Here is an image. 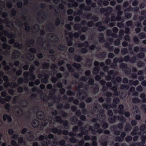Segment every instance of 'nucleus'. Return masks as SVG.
<instances>
[{"instance_id": "5fc2aeb1", "label": "nucleus", "mask_w": 146, "mask_h": 146, "mask_svg": "<svg viewBox=\"0 0 146 146\" xmlns=\"http://www.w3.org/2000/svg\"><path fill=\"white\" fill-rule=\"evenodd\" d=\"M119 99L118 98H114L113 101V103L116 104V105L119 103Z\"/></svg>"}, {"instance_id": "a18cd8bd", "label": "nucleus", "mask_w": 146, "mask_h": 146, "mask_svg": "<svg viewBox=\"0 0 146 146\" xmlns=\"http://www.w3.org/2000/svg\"><path fill=\"white\" fill-rule=\"evenodd\" d=\"M29 78L31 80L34 81L35 79V76L34 73H30Z\"/></svg>"}, {"instance_id": "6ab92c4d", "label": "nucleus", "mask_w": 146, "mask_h": 146, "mask_svg": "<svg viewBox=\"0 0 146 146\" xmlns=\"http://www.w3.org/2000/svg\"><path fill=\"white\" fill-rule=\"evenodd\" d=\"M32 123L33 127L35 128L38 127L39 125V122L37 120H33Z\"/></svg>"}, {"instance_id": "b1692460", "label": "nucleus", "mask_w": 146, "mask_h": 146, "mask_svg": "<svg viewBox=\"0 0 146 146\" xmlns=\"http://www.w3.org/2000/svg\"><path fill=\"white\" fill-rule=\"evenodd\" d=\"M14 108L15 109H19L17 111V113L18 114H21L23 112V110L22 109L20 108L18 105L15 106Z\"/></svg>"}, {"instance_id": "20e7f679", "label": "nucleus", "mask_w": 146, "mask_h": 146, "mask_svg": "<svg viewBox=\"0 0 146 146\" xmlns=\"http://www.w3.org/2000/svg\"><path fill=\"white\" fill-rule=\"evenodd\" d=\"M3 86L5 88H8L9 86L11 88H14L16 87H18L19 86V85L15 82L10 83L9 82H7L4 83Z\"/></svg>"}, {"instance_id": "f8f14e48", "label": "nucleus", "mask_w": 146, "mask_h": 146, "mask_svg": "<svg viewBox=\"0 0 146 146\" xmlns=\"http://www.w3.org/2000/svg\"><path fill=\"white\" fill-rule=\"evenodd\" d=\"M89 43L87 41H85L83 43L80 42L78 44V47L80 48H82L83 47L88 48L89 47Z\"/></svg>"}, {"instance_id": "4d7b16f0", "label": "nucleus", "mask_w": 146, "mask_h": 146, "mask_svg": "<svg viewBox=\"0 0 146 146\" xmlns=\"http://www.w3.org/2000/svg\"><path fill=\"white\" fill-rule=\"evenodd\" d=\"M11 105L9 103L6 104L5 106V108L8 111H9L11 108Z\"/></svg>"}, {"instance_id": "4c0bfd02", "label": "nucleus", "mask_w": 146, "mask_h": 146, "mask_svg": "<svg viewBox=\"0 0 146 146\" xmlns=\"http://www.w3.org/2000/svg\"><path fill=\"white\" fill-rule=\"evenodd\" d=\"M60 114L63 117H66L68 116L67 113L63 110H61L59 112Z\"/></svg>"}, {"instance_id": "9b49d317", "label": "nucleus", "mask_w": 146, "mask_h": 146, "mask_svg": "<svg viewBox=\"0 0 146 146\" xmlns=\"http://www.w3.org/2000/svg\"><path fill=\"white\" fill-rule=\"evenodd\" d=\"M27 135V139L28 141H33L34 139L35 136L31 131H30L28 132Z\"/></svg>"}, {"instance_id": "6e6552de", "label": "nucleus", "mask_w": 146, "mask_h": 146, "mask_svg": "<svg viewBox=\"0 0 146 146\" xmlns=\"http://www.w3.org/2000/svg\"><path fill=\"white\" fill-rule=\"evenodd\" d=\"M20 54V53L19 51L17 50H15L13 53L12 58L14 59L18 58Z\"/></svg>"}, {"instance_id": "f257e3e1", "label": "nucleus", "mask_w": 146, "mask_h": 146, "mask_svg": "<svg viewBox=\"0 0 146 146\" xmlns=\"http://www.w3.org/2000/svg\"><path fill=\"white\" fill-rule=\"evenodd\" d=\"M78 98L81 100H84L86 98V94L83 90H80L77 93Z\"/></svg>"}, {"instance_id": "864d4df0", "label": "nucleus", "mask_w": 146, "mask_h": 146, "mask_svg": "<svg viewBox=\"0 0 146 146\" xmlns=\"http://www.w3.org/2000/svg\"><path fill=\"white\" fill-rule=\"evenodd\" d=\"M14 46L19 49H21L22 47V45L18 42H16L14 44Z\"/></svg>"}, {"instance_id": "e433bc0d", "label": "nucleus", "mask_w": 146, "mask_h": 146, "mask_svg": "<svg viewBox=\"0 0 146 146\" xmlns=\"http://www.w3.org/2000/svg\"><path fill=\"white\" fill-rule=\"evenodd\" d=\"M128 52V51L126 48H124L121 50V53L122 55H125L127 54Z\"/></svg>"}, {"instance_id": "5701e85b", "label": "nucleus", "mask_w": 146, "mask_h": 146, "mask_svg": "<svg viewBox=\"0 0 146 146\" xmlns=\"http://www.w3.org/2000/svg\"><path fill=\"white\" fill-rule=\"evenodd\" d=\"M30 75V72H24L23 73L24 76L25 78L24 79L25 80L28 81L29 80V77Z\"/></svg>"}, {"instance_id": "603ef678", "label": "nucleus", "mask_w": 146, "mask_h": 146, "mask_svg": "<svg viewBox=\"0 0 146 146\" xmlns=\"http://www.w3.org/2000/svg\"><path fill=\"white\" fill-rule=\"evenodd\" d=\"M35 70V67L34 65L32 64L29 69V71L30 73H34V72Z\"/></svg>"}, {"instance_id": "f03ea898", "label": "nucleus", "mask_w": 146, "mask_h": 146, "mask_svg": "<svg viewBox=\"0 0 146 146\" xmlns=\"http://www.w3.org/2000/svg\"><path fill=\"white\" fill-rule=\"evenodd\" d=\"M4 33L5 35L9 36L8 38H11L9 41V43L10 44H12L15 42V40L14 38L15 35L14 34L11 33H9L7 31H4Z\"/></svg>"}, {"instance_id": "c756f323", "label": "nucleus", "mask_w": 146, "mask_h": 146, "mask_svg": "<svg viewBox=\"0 0 146 146\" xmlns=\"http://www.w3.org/2000/svg\"><path fill=\"white\" fill-rule=\"evenodd\" d=\"M11 96H7L5 98L2 99V100H3L5 103L6 101L8 102L10 101L11 100Z\"/></svg>"}, {"instance_id": "338daca9", "label": "nucleus", "mask_w": 146, "mask_h": 146, "mask_svg": "<svg viewBox=\"0 0 146 146\" xmlns=\"http://www.w3.org/2000/svg\"><path fill=\"white\" fill-rule=\"evenodd\" d=\"M19 136V135L17 134H14L12 135V138L16 140H17Z\"/></svg>"}, {"instance_id": "a19ab883", "label": "nucleus", "mask_w": 146, "mask_h": 146, "mask_svg": "<svg viewBox=\"0 0 146 146\" xmlns=\"http://www.w3.org/2000/svg\"><path fill=\"white\" fill-rule=\"evenodd\" d=\"M131 126L129 124L126 125L124 128L125 131L127 132H128L129 131H131Z\"/></svg>"}, {"instance_id": "6e6d98bb", "label": "nucleus", "mask_w": 146, "mask_h": 146, "mask_svg": "<svg viewBox=\"0 0 146 146\" xmlns=\"http://www.w3.org/2000/svg\"><path fill=\"white\" fill-rule=\"evenodd\" d=\"M48 121L47 120L44 119L41 123L42 125L43 126V127H45L48 123Z\"/></svg>"}, {"instance_id": "e2e57ef3", "label": "nucleus", "mask_w": 146, "mask_h": 146, "mask_svg": "<svg viewBox=\"0 0 146 146\" xmlns=\"http://www.w3.org/2000/svg\"><path fill=\"white\" fill-rule=\"evenodd\" d=\"M115 140L116 141L118 142H121L123 140L122 138L119 136H116L115 137Z\"/></svg>"}, {"instance_id": "a878e982", "label": "nucleus", "mask_w": 146, "mask_h": 146, "mask_svg": "<svg viewBox=\"0 0 146 146\" xmlns=\"http://www.w3.org/2000/svg\"><path fill=\"white\" fill-rule=\"evenodd\" d=\"M3 48L7 50H9L11 48V46L7 44L4 43L2 46Z\"/></svg>"}, {"instance_id": "393cba45", "label": "nucleus", "mask_w": 146, "mask_h": 146, "mask_svg": "<svg viewBox=\"0 0 146 146\" xmlns=\"http://www.w3.org/2000/svg\"><path fill=\"white\" fill-rule=\"evenodd\" d=\"M98 57L100 58H103L105 57L106 55V52H100L97 54Z\"/></svg>"}, {"instance_id": "ddd939ff", "label": "nucleus", "mask_w": 146, "mask_h": 146, "mask_svg": "<svg viewBox=\"0 0 146 146\" xmlns=\"http://www.w3.org/2000/svg\"><path fill=\"white\" fill-rule=\"evenodd\" d=\"M75 51L74 49V52ZM74 60L78 62H80L83 60V58L80 55L74 56Z\"/></svg>"}, {"instance_id": "2eb2a0df", "label": "nucleus", "mask_w": 146, "mask_h": 146, "mask_svg": "<svg viewBox=\"0 0 146 146\" xmlns=\"http://www.w3.org/2000/svg\"><path fill=\"white\" fill-rule=\"evenodd\" d=\"M117 119V117L114 115L111 117H109L108 119V120L111 123H113L115 122L116 120Z\"/></svg>"}, {"instance_id": "1a4fd4ad", "label": "nucleus", "mask_w": 146, "mask_h": 146, "mask_svg": "<svg viewBox=\"0 0 146 146\" xmlns=\"http://www.w3.org/2000/svg\"><path fill=\"white\" fill-rule=\"evenodd\" d=\"M43 74L44 75V78H42L41 80V82L44 84H46L48 83V75L45 72H43Z\"/></svg>"}, {"instance_id": "774afa93", "label": "nucleus", "mask_w": 146, "mask_h": 146, "mask_svg": "<svg viewBox=\"0 0 146 146\" xmlns=\"http://www.w3.org/2000/svg\"><path fill=\"white\" fill-rule=\"evenodd\" d=\"M11 144L13 146H19V144L14 140H13L11 141Z\"/></svg>"}, {"instance_id": "4be33fe9", "label": "nucleus", "mask_w": 146, "mask_h": 146, "mask_svg": "<svg viewBox=\"0 0 146 146\" xmlns=\"http://www.w3.org/2000/svg\"><path fill=\"white\" fill-rule=\"evenodd\" d=\"M117 119L120 121L121 123L123 124L126 120V119L123 116L121 115L117 117Z\"/></svg>"}, {"instance_id": "680f3d73", "label": "nucleus", "mask_w": 146, "mask_h": 146, "mask_svg": "<svg viewBox=\"0 0 146 146\" xmlns=\"http://www.w3.org/2000/svg\"><path fill=\"white\" fill-rule=\"evenodd\" d=\"M120 67L121 68L124 69H126L127 67V64L125 63H122L120 65Z\"/></svg>"}, {"instance_id": "7ed1b4c3", "label": "nucleus", "mask_w": 146, "mask_h": 146, "mask_svg": "<svg viewBox=\"0 0 146 146\" xmlns=\"http://www.w3.org/2000/svg\"><path fill=\"white\" fill-rule=\"evenodd\" d=\"M56 90L55 89H52L49 92L50 95H52L51 96H50L49 97L52 98H53V100L54 102H56L57 101V102H58L60 100V98L58 97H56L54 96V95L55 93Z\"/></svg>"}, {"instance_id": "2f4dec72", "label": "nucleus", "mask_w": 146, "mask_h": 146, "mask_svg": "<svg viewBox=\"0 0 146 146\" xmlns=\"http://www.w3.org/2000/svg\"><path fill=\"white\" fill-rule=\"evenodd\" d=\"M138 36L140 39H143L146 38V35L145 33L141 32L138 34Z\"/></svg>"}, {"instance_id": "f704fd0d", "label": "nucleus", "mask_w": 146, "mask_h": 146, "mask_svg": "<svg viewBox=\"0 0 146 146\" xmlns=\"http://www.w3.org/2000/svg\"><path fill=\"white\" fill-rule=\"evenodd\" d=\"M13 71L14 72H16V74L18 76L21 75L22 73V70L21 69H19L17 71L16 69L14 68L13 69Z\"/></svg>"}, {"instance_id": "bb28decb", "label": "nucleus", "mask_w": 146, "mask_h": 146, "mask_svg": "<svg viewBox=\"0 0 146 146\" xmlns=\"http://www.w3.org/2000/svg\"><path fill=\"white\" fill-rule=\"evenodd\" d=\"M83 123L81 120H79L78 122V125L80 127V129H85V128L83 126Z\"/></svg>"}, {"instance_id": "4468645a", "label": "nucleus", "mask_w": 146, "mask_h": 146, "mask_svg": "<svg viewBox=\"0 0 146 146\" xmlns=\"http://www.w3.org/2000/svg\"><path fill=\"white\" fill-rule=\"evenodd\" d=\"M118 108L119 109L118 111V113L122 115L124 114V106L123 105V104L119 105L118 106Z\"/></svg>"}, {"instance_id": "f3484780", "label": "nucleus", "mask_w": 146, "mask_h": 146, "mask_svg": "<svg viewBox=\"0 0 146 146\" xmlns=\"http://www.w3.org/2000/svg\"><path fill=\"white\" fill-rule=\"evenodd\" d=\"M63 123V126H62V128L63 129H68L69 126L68 122L67 120H62V122L61 123Z\"/></svg>"}, {"instance_id": "37998d69", "label": "nucleus", "mask_w": 146, "mask_h": 146, "mask_svg": "<svg viewBox=\"0 0 146 146\" xmlns=\"http://www.w3.org/2000/svg\"><path fill=\"white\" fill-rule=\"evenodd\" d=\"M102 106L104 108L106 109L107 110H108L111 108L109 104L104 103L102 105Z\"/></svg>"}, {"instance_id": "dca6fc26", "label": "nucleus", "mask_w": 146, "mask_h": 146, "mask_svg": "<svg viewBox=\"0 0 146 146\" xmlns=\"http://www.w3.org/2000/svg\"><path fill=\"white\" fill-rule=\"evenodd\" d=\"M92 91L95 94L97 93L99 90V88L98 85L96 84H94L93 85V86L92 87Z\"/></svg>"}, {"instance_id": "423d86ee", "label": "nucleus", "mask_w": 146, "mask_h": 146, "mask_svg": "<svg viewBox=\"0 0 146 146\" xmlns=\"http://www.w3.org/2000/svg\"><path fill=\"white\" fill-rule=\"evenodd\" d=\"M50 131L53 133H57L58 135H60L62 134V130L58 129L57 127H53L50 128Z\"/></svg>"}, {"instance_id": "c9c22d12", "label": "nucleus", "mask_w": 146, "mask_h": 146, "mask_svg": "<svg viewBox=\"0 0 146 146\" xmlns=\"http://www.w3.org/2000/svg\"><path fill=\"white\" fill-rule=\"evenodd\" d=\"M71 25H73V22H71L69 24H66L65 25V27L68 30H70L71 29Z\"/></svg>"}, {"instance_id": "aec40b11", "label": "nucleus", "mask_w": 146, "mask_h": 146, "mask_svg": "<svg viewBox=\"0 0 146 146\" xmlns=\"http://www.w3.org/2000/svg\"><path fill=\"white\" fill-rule=\"evenodd\" d=\"M28 104V102L27 100L24 99L21 102L20 106L22 108H25L27 106Z\"/></svg>"}, {"instance_id": "58836bf2", "label": "nucleus", "mask_w": 146, "mask_h": 146, "mask_svg": "<svg viewBox=\"0 0 146 146\" xmlns=\"http://www.w3.org/2000/svg\"><path fill=\"white\" fill-rule=\"evenodd\" d=\"M49 66V63L47 62H45L42 64V67L44 69H48Z\"/></svg>"}, {"instance_id": "0eeeda50", "label": "nucleus", "mask_w": 146, "mask_h": 146, "mask_svg": "<svg viewBox=\"0 0 146 146\" xmlns=\"http://www.w3.org/2000/svg\"><path fill=\"white\" fill-rule=\"evenodd\" d=\"M98 120V118H93L91 119V121L92 122H96L94 124V128L95 129H98L99 128L101 125L98 123L96 122Z\"/></svg>"}, {"instance_id": "49530a36", "label": "nucleus", "mask_w": 146, "mask_h": 146, "mask_svg": "<svg viewBox=\"0 0 146 146\" xmlns=\"http://www.w3.org/2000/svg\"><path fill=\"white\" fill-rule=\"evenodd\" d=\"M132 101L134 103L137 104L139 103L140 101L138 98H135L132 99Z\"/></svg>"}, {"instance_id": "39448f33", "label": "nucleus", "mask_w": 146, "mask_h": 146, "mask_svg": "<svg viewBox=\"0 0 146 146\" xmlns=\"http://www.w3.org/2000/svg\"><path fill=\"white\" fill-rule=\"evenodd\" d=\"M69 36L70 38L67 37L66 39L67 42V44L68 46H71L73 44V32H72L69 33Z\"/></svg>"}, {"instance_id": "a211bd4d", "label": "nucleus", "mask_w": 146, "mask_h": 146, "mask_svg": "<svg viewBox=\"0 0 146 146\" xmlns=\"http://www.w3.org/2000/svg\"><path fill=\"white\" fill-rule=\"evenodd\" d=\"M36 115L37 118L40 120L43 119L45 116L44 113L43 112L37 113Z\"/></svg>"}, {"instance_id": "0e129e2a", "label": "nucleus", "mask_w": 146, "mask_h": 146, "mask_svg": "<svg viewBox=\"0 0 146 146\" xmlns=\"http://www.w3.org/2000/svg\"><path fill=\"white\" fill-rule=\"evenodd\" d=\"M88 80L87 78L84 76H82L79 79V80L80 81H87Z\"/></svg>"}, {"instance_id": "13d9d810", "label": "nucleus", "mask_w": 146, "mask_h": 146, "mask_svg": "<svg viewBox=\"0 0 146 146\" xmlns=\"http://www.w3.org/2000/svg\"><path fill=\"white\" fill-rule=\"evenodd\" d=\"M145 56V54L143 52H140L137 55V57L139 58H143Z\"/></svg>"}, {"instance_id": "c85d7f7f", "label": "nucleus", "mask_w": 146, "mask_h": 146, "mask_svg": "<svg viewBox=\"0 0 146 146\" xmlns=\"http://www.w3.org/2000/svg\"><path fill=\"white\" fill-rule=\"evenodd\" d=\"M67 68L69 71L73 72V64L71 65L70 64H68L66 65Z\"/></svg>"}, {"instance_id": "ea45409f", "label": "nucleus", "mask_w": 146, "mask_h": 146, "mask_svg": "<svg viewBox=\"0 0 146 146\" xmlns=\"http://www.w3.org/2000/svg\"><path fill=\"white\" fill-rule=\"evenodd\" d=\"M81 66L80 64L74 62V67L76 68L78 70H80Z\"/></svg>"}, {"instance_id": "412c9836", "label": "nucleus", "mask_w": 146, "mask_h": 146, "mask_svg": "<svg viewBox=\"0 0 146 146\" xmlns=\"http://www.w3.org/2000/svg\"><path fill=\"white\" fill-rule=\"evenodd\" d=\"M106 9V11H107V12L105 14V16L106 17L109 16L110 13H108V12H109L110 13H111L113 11V9L112 8L110 7H107Z\"/></svg>"}, {"instance_id": "052dcab7", "label": "nucleus", "mask_w": 146, "mask_h": 146, "mask_svg": "<svg viewBox=\"0 0 146 146\" xmlns=\"http://www.w3.org/2000/svg\"><path fill=\"white\" fill-rule=\"evenodd\" d=\"M94 80L93 78H90L88 82V84L89 85H92V86H93V85L94 84Z\"/></svg>"}, {"instance_id": "c03bdc74", "label": "nucleus", "mask_w": 146, "mask_h": 146, "mask_svg": "<svg viewBox=\"0 0 146 146\" xmlns=\"http://www.w3.org/2000/svg\"><path fill=\"white\" fill-rule=\"evenodd\" d=\"M136 59L137 57L136 56H134L130 58L129 62L132 63H134L136 61Z\"/></svg>"}, {"instance_id": "473e14b6", "label": "nucleus", "mask_w": 146, "mask_h": 146, "mask_svg": "<svg viewBox=\"0 0 146 146\" xmlns=\"http://www.w3.org/2000/svg\"><path fill=\"white\" fill-rule=\"evenodd\" d=\"M100 70V68L99 67H96L94 68L93 71V73L94 74H98Z\"/></svg>"}, {"instance_id": "bf43d9fd", "label": "nucleus", "mask_w": 146, "mask_h": 146, "mask_svg": "<svg viewBox=\"0 0 146 146\" xmlns=\"http://www.w3.org/2000/svg\"><path fill=\"white\" fill-rule=\"evenodd\" d=\"M132 16V14L130 13H125V17L126 19H129L131 18Z\"/></svg>"}, {"instance_id": "69168bd1", "label": "nucleus", "mask_w": 146, "mask_h": 146, "mask_svg": "<svg viewBox=\"0 0 146 146\" xmlns=\"http://www.w3.org/2000/svg\"><path fill=\"white\" fill-rule=\"evenodd\" d=\"M104 94L107 98H110L113 95V93L109 91H108L106 93H104Z\"/></svg>"}, {"instance_id": "09e8293b", "label": "nucleus", "mask_w": 146, "mask_h": 146, "mask_svg": "<svg viewBox=\"0 0 146 146\" xmlns=\"http://www.w3.org/2000/svg\"><path fill=\"white\" fill-rule=\"evenodd\" d=\"M141 143L142 144L144 145L145 143L146 140V136L143 135L141 137Z\"/></svg>"}, {"instance_id": "7c9ffc66", "label": "nucleus", "mask_w": 146, "mask_h": 146, "mask_svg": "<svg viewBox=\"0 0 146 146\" xmlns=\"http://www.w3.org/2000/svg\"><path fill=\"white\" fill-rule=\"evenodd\" d=\"M81 131V132L77 134V136L80 138H82L84 135H86V133L84 132V130L83 129H80Z\"/></svg>"}, {"instance_id": "8fccbe9b", "label": "nucleus", "mask_w": 146, "mask_h": 146, "mask_svg": "<svg viewBox=\"0 0 146 146\" xmlns=\"http://www.w3.org/2000/svg\"><path fill=\"white\" fill-rule=\"evenodd\" d=\"M124 31L123 29H121L119 31V38L120 39H121L122 36H123L124 34Z\"/></svg>"}, {"instance_id": "de8ad7c7", "label": "nucleus", "mask_w": 146, "mask_h": 146, "mask_svg": "<svg viewBox=\"0 0 146 146\" xmlns=\"http://www.w3.org/2000/svg\"><path fill=\"white\" fill-rule=\"evenodd\" d=\"M125 72L127 75H130L131 73V70L128 67L125 70Z\"/></svg>"}, {"instance_id": "72a5a7b5", "label": "nucleus", "mask_w": 146, "mask_h": 146, "mask_svg": "<svg viewBox=\"0 0 146 146\" xmlns=\"http://www.w3.org/2000/svg\"><path fill=\"white\" fill-rule=\"evenodd\" d=\"M92 65V61L90 59H88L87 60L86 66L88 67H90Z\"/></svg>"}, {"instance_id": "3c124183", "label": "nucleus", "mask_w": 146, "mask_h": 146, "mask_svg": "<svg viewBox=\"0 0 146 146\" xmlns=\"http://www.w3.org/2000/svg\"><path fill=\"white\" fill-rule=\"evenodd\" d=\"M93 43L94 44L91 45L89 46L90 49L92 50H93L95 49L96 48L95 45H96L97 43V42L96 41L94 42Z\"/></svg>"}, {"instance_id": "9d476101", "label": "nucleus", "mask_w": 146, "mask_h": 146, "mask_svg": "<svg viewBox=\"0 0 146 146\" xmlns=\"http://www.w3.org/2000/svg\"><path fill=\"white\" fill-rule=\"evenodd\" d=\"M3 118L4 121H6L7 120L8 122L10 123L12 121V119L11 116L7 114H4L3 116Z\"/></svg>"}, {"instance_id": "79ce46f5", "label": "nucleus", "mask_w": 146, "mask_h": 146, "mask_svg": "<svg viewBox=\"0 0 146 146\" xmlns=\"http://www.w3.org/2000/svg\"><path fill=\"white\" fill-rule=\"evenodd\" d=\"M54 118L55 119V121L57 122H60L61 123L62 121L63 120L62 119L61 117L59 116H56Z\"/></svg>"}, {"instance_id": "cd10ccee", "label": "nucleus", "mask_w": 146, "mask_h": 146, "mask_svg": "<svg viewBox=\"0 0 146 146\" xmlns=\"http://www.w3.org/2000/svg\"><path fill=\"white\" fill-rule=\"evenodd\" d=\"M100 37L99 38V41L100 42L102 43L105 41L104 35L103 34L100 33L99 34Z\"/></svg>"}]
</instances>
